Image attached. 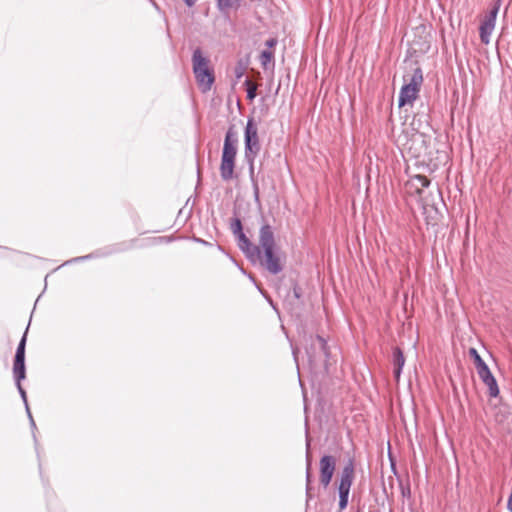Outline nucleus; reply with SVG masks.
Returning a JSON list of instances; mask_svg holds the SVG:
<instances>
[{
  "instance_id": "nucleus-1",
  "label": "nucleus",
  "mask_w": 512,
  "mask_h": 512,
  "mask_svg": "<svg viewBox=\"0 0 512 512\" xmlns=\"http://www.w3.org/2000/svg\"><path fill=\"white\" fill-rule=\"evenodd\" d=\"M238 141V135L234 126H230L225 133L219 167L221 179L225 182H228L235 177L234 170L236 167Z\"/></svg>"
},
{
  "instance_id": "nucleus-2",
  "label": "nucleus",
  "mask_w": 512,
  "mask_h": 512,
  "mask_svg": "<svg viewBox=\"0 0 512 512\" xmlns=\"http://www.w3.org/2000/svg\"><path fill=\"white\" fill-rule=\"evenodd\" d=\"M304 348L311 368H317L323 365L327 368V362L330 356L327 341L320 335H305Z\"/></svg>"
},
{
  "instance_id": "nucleus-3",
  "label": "nucleus",
  "mask_w": 512,
  "mask_h": 512,
  "mask_svg": "<svg viewBox=\"0 0 512 512\" xmlns=\"http://www.w3.org/2000/svg\"><path fill=\"white\" fill-rule=\"evenodd\" d=\"M404 85L401 87L398 95V106L404 107L407 104H412L420 91L423 82V72L420 67L414 69L413 74L409 79L404 76Z\"/></svg>"
},
{
  "instance_id": "nucleus-4",
  "label": "nucleus",
  "mask_w": 512,
  "mask_h": 512,
  "mask_svg": "<svg viewBox=\"0 0 512 512\" xmlns=\"http://www.w3.org/2000/svg\"><path fill=\"white\" fill-rule=\"evenodd\" d=\"M354 470V459L349 458L341 470L337 487L341 511L348 506L350 489L354 480Z\"/></svg>"
},
{
  "instance_id": "nucleus-5",
  "label": "nucleus",
  "mask_w": 512,
  "mask_h": 512,
  "mask_svg": "<svg viewBox=\"0 0 512 512\" xmlns=\"http://www.w3.org/2000/svg\"><path fill=\"white\" fill-rule=\"evenodd\" d=\"M260 150L257 124L253 117H249L244 129V155L258 156Z\"/></svg>"
},
{
  "instance_id": "nucleus-6",
  "label": "nucleus",
  "mask_w": 512,
  "mask_h": 512,
  "mask_svg": "<svg viewBox=\"0 0 512 512\" xmlns=\"http://www.w3.org/2000/svg\"><path fill=\"white\" fill-rule=\"evenodd\" d=\"M501 6V0H496L493 7L485 15L479 27V37L483 44L490 43V36L495 29L496 19Z\"/></svg>"
},
{
  "instance_id": "nucleus-7",
  "label": "nucleus",
  "mask_w": 512,
  "mask_h": 512,
  "mask_svg": "<svg viewBox=\"0 0 512 512\" xmlns=\"http://www.w3.org/2000/svg\"><path fill=\"white\" fill-rule=\"evenodd\" d=\"M261 256H275V235L273 227L265 223L259 230V244Z\"/></svg>"
},
{
  "instance_id": "nucleus-8",
  "label": "nucleus",
  "mask_w": 512,
  "mask_h": 512,
  "mask_svg": "<svg viewBox=\"0 0 512 512\" xmlns=\"http://www.w3.org/2000/svg\"><path fill=\"white\" fill-rule=\"evenodd\" d=\"M320 467V483L324 488H327L333 478L336 460L331 455H324L319 462Z\"/></svg>"
},
{
  "instance_id": "nucleus-9",
  "label": "nucleus",
  "mask_w": 512,
  "mask_h": 512,
  "mask_svg": "<svg viewBox=\"0 0 512 512\" xmlns=\"http://www.w3.org/2000/svg\"><path fill=\"white\" fill-rule=\"evenodd\" d=\"M477 373L482 382L488 387L489 396L493 398L497 397L500 392L499 387L488 365L481 366V368L477 370Z\"/></svg>"
},
{
  "instance_id": "nucleus-10",
  "label": "nucleus",
  "mask_w": 512,
  "mask_h": 512,
  "mask_svg": "<svg viewBox=\"0 0 512 512\" xmlns=\"http://www.w3.org/2000/svg\"><path fill=\"white\" fill-rule=\"evenodd\" d=\"M199 89L206 93L211 90L215 81L214 71L212 68L193 71Z\"/></svg>"
},
{
  "instance_id": "nucleus-11",
  "label": "nucleus",
  "mask_w": 512,
  "mask_h": 512,
  "mask_svg": "<svg viewBox=\"0 0 512 512\" xmlns=\"http://www.w3.org/2000/svg\"><path fill=\"white\" fill-rule=\"evenodd\" d=\"M234 236L237 240L238 247L245 254V256H261L259 246L253 244L250 241V239L246 236L244 231H241L240 233H237Z\"/></svg>"
},
{
  "instance_id": "nucleus-12",
  "label": "nucleus",
  "mask_w": 512,
  "mask_h": 512,
  "mask_svg": "<svg viewBox=\"0 0 512 512\" xmlns=\"http://www.w3.org/2000/svg\"><path fill=\"white\" fill-rule=\"evenodd\" d=\"M253 264L258 261L271 274H278L282 270L281 258H249Z\"/></svg>"
},
{
  "instance_id": "nucleus-13",
  "label": "nucleus",
  "mask_w": 512,
  "mask_h": 512,
  "mask_svg": "<svg viewBox=\"0 0 512 512\" xmlns=\"http://www.w3.org/2000/svg\"><path fill=\"white\" fill-rule=\"evenodd\" d=\"M13 378L15 382L22 381L26 378L25 357L14 356Z\"/></svg>"
},
{
  "instance_id": "nucleus-14",
  "label": "nucleus",
  "mask_w": 512,
  "mask_h": 512,
  "mask_svg": "<svg viewBox=\"0 0 512 512\" xmlns=\"http://www.w3.org/2000/svg\"><path fill=\"white\" fill-rule=\"evenodd\" d=\"M393 374L394 377L398 380L400 378V375L402 373L403 366L405 364V358L403 351L399 347H395L393 349Z\"/></svg>"
},
{
  "instance_id": "nucleus-15",
  "label": "nucleus",
  "mask_w": 512,
  "mask_h": 512,
  "mask_svg": "<svg viewBox=\"0 0 512 512\" xmlns=\"http://www.w3.org/2000/svg\"><path fill=\"white\" fill-rule=\"evenodd\" d=\"M192 67H193V71L210 68L209 67V59L203 55V53L199 47L193 51Z\"/></svg>"
},
{
  "instance_id": "nucleus-16",
  "label": "nucleus",
  "mask_w": 512,
  "mask_h": 512,
  "mask_svg": "<svg viewBox=\"0 0 512 512\" xmlns=\"http://www.w3.org/2000/svg\"><path fill=\"white\" fill-rule=\"evenodd\" d=\"M287 298L286 305L289 306L290 309H292L293 306H300L302 304L301 288L297 284H294L292 292L288 294Z\"/></svg>"
},
{
  "instance_id": "nucleus-17",
  "label": "nucleus",
  "mask_w": 512,
  "mask_h": 512,
  "mask_svg": "<svg viewBox=\"0 0 512 512\" xmlns=\"http://www.w3.org/2000/svg\"><path fill=\"white\" fill-rule=\"evenodd\" d=\"M216 6L221 13H229L230 10L240 7V0H216Z\"/></svg>"
},
{
  "instance_id": "nucleus-18",
  "label": "nucleus",
  "mask_w": 512,
  "mask_h": 512,
  "mask_svg": "<svg viewBox=\"0 0 512 512\" xmlns=\"http://www.w3.org/2000/svg\"><path fill=\"white\" fill-rule=\"evenodd\" d=\"M468 354L472 358L476 370L480 369L481 366L483 367V366L487 365L485 363V361L482 359V357L480 356V354L478 353L476 348L471 347L468 351Z\"/></svg>"
},
{
  "instance_id": "nucleus-19",
  "label": "nucleus",
  "mask_w": 512,
  "mask_h": 512,
  "mask_svg": "<svg viewBox=\"0 0 512 512\" xmlns=\"http://www.w3.org/2000/svg\"><path fill=\"white\" fill-rule=\"evenodd\" d=\"M257 156L244 155V159L248 165V173L251 183L257 182L255 178V168L254 163Z\"/></svg>"
},
{
  "instance_id": "nucleus-20",
  "label": "nucleus",
  "mask_w": 512,
  "mask_h": 512,
  "mask_svg": "<svg viewBox=\"0 0 512 512\" xmlns=\"http://www.w3.org/2000/svg\"><path fill=\"white\" fill-rule=\"evenodd\" d=\"M230 229L233 235L240 233L243 231V225L240 217L237 215V212L234 211V217L230 220Z\"/></svg>"
},
{
  "instance_id": "nucleus-21",
  "label": "nucleus",
  "mask_w": 512,
  "mask_h": 512,
  "mask_svg": "<svg viewBox=\"0 0 512 512\" xmlns=\"http://www.w3.org/2000/svg\"><path fill=\"white\" fill-rule=\"evenodd\" d=\"M28 329H29V325L27 326L24 334L22 335V337H21V339H20V341L18 343L15 356L25 357V348H26Z\"/></svg>"
},
{
  "instance_id": "nucleus-22",
  "label": "nucleus",
  "mask_w": 512,
  "mask_h": 512,
  "mask_svg": "<svg viewBox=\"0 0 512 512\" xmlns=\"http://www.w3.org/2000/svg\"><path fill=\"white\" fill-rule=\"evenodd\" d=\"M244 85L246 86L247 99L254 100L257 95V87L249 79L245 80Z\"/></svg>"
},
{
  "instance_id": "nucleus-23",
  "label": "nucleus",
  "mask_w": 512,
  "mask_h": 512,
  "mask_svg": "<svg viewBox=\"0 0 512 512\" xmlns=\"http://www.w3.org/2000/svg\"><path fill=\"white\" fill-rule=\"evenodd\" d=\"M274 54L270 50H263L260 54V63L263 68H266L267 65L273 60Z\"/></svg>"
},
{
  "instance_id": "nucleus-24",
  "label": "nucleus",
  "mask_w": 512,
  "mask_h": 512,
  "mask_svg": "<svg viewBox=\"0 0 512 512\" xmlns=\"http://www.w3.org/2000/svg\"><path fill=\"white\" fill-rule=\"evenodd\" d=\"M16 384V387L18 389V392L21 396V399L23 400L24 402V405H25V409H26V412L29 413V405H28V401H27V394H26V391L24 390V388L22 387L21 385V381H18V382H15Z\"/></svg>"
},
{
  "instance_id": "nucleus-25",
  "label": "nucleus",
  "mask_w": 512,
  "mask_h": 512,
  "mask_svg": "<svg viewBox=\"0 0 512 512\" xmlns=\"http://www.w3.org/2000/svg\"><path fill=\"white\" fill-rule=\"evenodd\" d=\"M311 482H312L311 470H307V469H306V497H307V500H310V499L312 498V494H311V490H312Z\"/></svg>"
},
{
  "instance_id": "nucleus-26",
  "label": "nucleus",
  "mask_w": 512,
  "mask_h": 512,
  "mask_svg": "<svg viewBox=\"0 0 512 512\" xmlns=\"http://www.w3.org/2000/svg\"><path fill=\"white\" fill-rule=\"evenodd\" d=\"M414 180L423 188L429 187L431 181L425 175H416Z\"/></svg>"
},
{
  "instance_id": "nucleus-27",
  "label": "nucleus",
  "mask_w": 512,
  "mask_h": 512,
  "mask_svg": "<svg viewBox=\"0 0 512 512\" xmlns=\"http://www.w3.org/2000/svg\"><path fill=\"white\" fill-rule=\"evenodd\" d=\"M309 449H310V440L308 438V433L306 432V469L307 470H311V465H312Z\"/></svg>"
},
{
  "instance_id": "nucleus-28",
  "label": "nucleus",
  "mask_w": 512,
  "mask_h": 512,
  "mask_svg": "<svg viewBox=\"0 0 512 512\" xmlns=\"http://www.w3.org/2000/svg\"><path fill=\"white\" fill-rule=\"evenodd\" d=\"M252 189H253V197L254 201L260 205V193H259V186L258 182L251 183Z\"/></svg>"
},
{
  "instance_id": "nucleus-29",
  "label": "nucleus",
  "mask_w": 512,
  "mask_h": 512,
  "mask_svg": "<svg viewBox=\"0 0 512 512\" xmlns=\"http://www.w3.org/2000/svg\"><path fill=\"white\" fill-rule=\"evenodd\" d=\"M244 73H245L244 66L241 63H238V65L234 69V74H235L236 79L239 80L240 78H242Z\"/></svg>"
},
{
  "instance_id": "nucleus-30",
  "label": "nucleus",
  "mask_w": 512,
  "mask_h": 512,
  "mask_svg": "<svg viewBox=\"0 0 512 512\" xmlns=\"http://www.w3.org/2000/svg\"><path fill=\"white\" fill-rule=\"evenodd\" d=\"M85 258H71L70 260H67L65 261L63 264H61L60 266H58L55 270H58L60 269L61 267H65V266H69L73 263H76L77 261L79 260H84Z\"/></svg>"
},
{
  "instance_id": "nucleus-31",
  "label": "nucleus",
  "mask_w": 512,
  "mask_h": 512,
  "mask_svg": "<svg viewBox=\"0 0 512 512\" xmlns=\"http://www.w3.org/2000/svg\"><path fill=\"white\" fill-rule=\"evenodd\" d=\"M277 45V40L275 38H270L266 41V46L268 48H273L274 46Z\"/></svg>"
},
{
  "instance_id": "nucleus-32",
  "label": "nucleus",
  "mask_w": 512,
  "mask_h": 512,
  "mask_svg": "<svg viewBox=\"0 0 512 512\" xmlns=\"http://www.w3.org/2000/svg\"><path fill=\"white\" fill-rule=\"evenodd\" d=\"M27 415H28V418H29V421H30L31 429H32V431L34 432V430L36 429L35 421H34V419H33L32 414H31V412H30V411H29V413H27Z\"/></svg>"
},
{
  "instance_id": "nucleus-33",
  "label": "nucleus",
  "mask_w": 512,
  "mask_h": 512,
  "mask_svg": "<svg viewBox=\"0 0 512 512\" xmlns=\"http://www.w3.org/2000/svg\"><path fill=\"white\" fill-rule=\"evenodd\" d=\"M507 508L510 512H512V493L510 494L507 502Z\"/></svg>"
},
{
  "instance_id": "nucleus-34",
  "label": "nucleus",
  "mask_w": 512,
  "mask_h": 512,
  "mask_svg": "<svg viewBox=\"0 0 512 512\" xmlns=\"http://www.w3.org/2000/svg\"><path fill=\"white\" fill-rule=\"evenodd\" d=\"M184 3L188 6V7H192L195 5L196 1L197 0H183Z\"/></svg>"
},
{
  "instance_id": "nucleus-35",
  "label": "nucleus",
  "mask_w": 512,
  "mask_h": 512,
  "mask_svg": "<svg viewBox=\"0 0 512 512\" xmlns=\"http://www.w3.org/2000/svg\"><path fill=\"white\" fill-rule=\"evenodd\" d=\"M230 259H231V261H232L236 266H238V267H239V269L241 270V272H242L243 274H246L245 270H244L243 268H241V267L239 266V264L236 262V258H235V257H232V258H230Z\"/></svg>"
},
{
  "instance_id": "nucleus-36",
  "label": "nucleus",
  "mask_w": 512,
  "mask_h": 512,
  "mask_svg": "<svg viewBox=\"0 0 512 512\" xmlns=\"http://www.w3.org/2000/svg\"><path fill=\"white\" fill-rule=\"evenodd\" d=\"M8 251V248L6 247H0V253L3 254Z\"/></svg>"
},
{
  "instance_id": "nucleus-37",
  "label": "nucleus",
  "mask_w": 512,
  "mask_h": 512,
  "mask_svg": "<svg viewBox=\"0 0 512 512\" xmlns=\"http://www.w3.org/2000/svg\"><path fill=\"white\" fill-rule=\"evenodd\" d=\"M293 356H294L295 361H297V355H296V350L295 349H293Z\"/></svg>"
},
{
  "instance_id": "nucleus-38",
  "label": "nucleus",
  "mask_w": 512,
  "mask_h": 512,
  "mask_svg": "<svg viewBox=\"0 0 512 512\" xmlns=\"http://www.w3.org/2000/svg\"><path fill=\"white\" fill-rule=\"evenodd\" d=\"M249 279H251L253 282H255L254 278L251 275H249Z\"/></svg>"
}]
</instances>
